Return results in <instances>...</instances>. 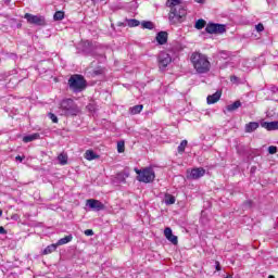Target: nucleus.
Here are the masks:
<instances>
[{
	"label": "nucleus",
	"mask_w": 278,
	"mask_h": 278,
	"mask_svg": "<svg viewBox=\"0 0 278 278\" xmlns=\"http://www.w3.org/2000/svg\"><path fill=\"white\" fill-rule=\"evenodd\" d=\"M166 5L167 8H170V23H181L182 18H186V14H188V11L186 10V7L181 3V0H167Z\"/></svg>",
	"instance_id": "f257e3e1"
},
{
	"label": "nucleus",
	"mask_w": 278,
	"mask_h": 278,
	"mask_svg": "<svg viewBox=\"0 0 278 278\" xmlns=\"http://www.w3.org/2000/svg\"><path fill=\"white\" fill-rule=\"evenodd\" d=\"M191 64L200 75H204L205 73H210V68H212V64L210 63V59L207 55L201 52H193L190 56Z\"/></svg>",
	"instance_id": "f03ea898"
},
{
	"label": "nucleus",
	"mask_w": 278,
	"mask_h": 278,
	"mask_svg": "<svg viewBox=\"0 0 278 278\" xmlns=\"http://www.w3.org/2000/svg\"><path fill=\"white\" fill-rule=\"evenodd\" d=\"M60 112L61 116H77L81 112V109L75 103V100L66 98L60 103Z\"/></svg>",
	"instance_id": "7ed1b4c3"
},
{
	"label": "nucleus",
	"mask_w": 278,
	"mask_h": 278,
	"mask_svg": "<svg viewBox=\"0 0 278 278\" xmlns=\"http://www.w3.org/2000/svg\"><path fill=\"white\" fill-rule=\"evenodd\" d=\"M135 173H137V181L141 184H153L155 181V172L153 167H146L143 169L135 168Z\"/></svg>",
	"instance_id": "20e7f679"
},
{
	"label": "nucleus",
	"mask_w": 278,
	"mask_h": 278,
	"mask_svg": "<svg viewBox=\"0 0 278 278\" xmlns=\"http://www.w3.org/2000/svg\"><path fill=\"white\" fill-rule=\"evenodd\" d=\"M68 86L73 92H83L86 89V79L81 75L71 76Z\"/></svg>",
	"instance_id": "39448f33"
},
{
	"label": "nucleus",
	"mask_w": 278,
	"mask_h": 278,
	"mask_svg": "<svg viewBox=\"0 0 278 278\" xmlns=\"http://www.w3.org/2000/svg\"><path fill=\"white\" fill-rule=\"evenodd\" d=\"M24 18H26L27 23H29L30 25H45V16L42 15H34L31 13H26L24 15Z\"/></svg>",
	"instance_id": "423d86ee"
},
{
	"label": "nucleus",
	"mask_w": 278,
	"mask_h": 278,
	"mask_svg": "<svg viewBox=\"0 0 278 278\" xmlns=\"http://www.w3.org/2000/svg\"><path fill=\"white\" fill-rule=\"evenodd\" d=\"M205 31L207 34H225L226 28H225V25L223 24L211 23V24H207Z\"/></svg>",
	"instance_id": "0eeeda50"
},
{
	"label": "nucleus",
	"mask_w": 278,
	"mask_h": 278,
	"mask_svg": "<svg viewBox=\"0 0 278 278\" xmlns=\"http://www.w3.org/2000/svg\"><path fill=\"white\" fill-rule=\"evenodd\" d=\"M86 205L87 207H90V210H93L94 212H101L102 210H105V204L96 199L87 200Z\"/></svg>",
	"instance_id": "6e6552de"
},
{
	"label": "nucleus",
	"mask_w": 278,
	"mask_h": 278,
	"mask_svg": "<svg viewBox=\"0 0 278 278\" xmlns=\"http://www.w3.org/2000/svg\"><path fill=\"white\" fill-rule=\"evenodd\" d=\"M172 62H173V58H170V54H168L166 52H161L159 54L160 68H166V66H168V64H170Z\"/></svg>",
	"instance_id": "1a4fd4ad"
},
{
	"label": "nucleus",
	"mask_w": 278,
	"mask_h": 278,
	"mask_svg": "<svg viewBox=\"0 0 278 278\" xmlns=\"http://www.w3.org/2000/svg\"><path fill=\"white\" fill-rule=\"evenodd\" d=\"M205 175V169L203 167L193 168L190 170L188 177L189 179H201Z\"/></svg>",
	"instance_id": "9d476101"
},
{
	"label": "nucleus",
	"mask_w": 278,
	"mask_h": 278,
	"mask_svg": "<svg viewBox=\"0 0 278 278\" xmlns=\"http://www.w3.org/2000/svg\"><path fill=\"white\" fill-rule=\"evenodd\" d=\"M164 236L169 242H172V244H178L177 236L173 235V229L168 227L165 228Z\"/></svg>",
	"instance_id": "9b49d317"
},
{
	"label": "nucleus",
	"mask_w": 278,
	"mask_h": 278,
	"mask_svg": "<svg viewBox=\"0 0 278 278\" xmlns=\"http://www.w3.org/2000/svg\"><path fill=\"white\" fill-rule=\"evenodd\" d=\"M261 127L267 129V131H277L278 130V122H263Z\"/></svg>",
	"instance_id": "f8f14e48"
},
{
	"label": "nucleus",
	"mask_w": 278,
	"mask_h": 278,
	"mask_svg": "<svg viewBox=\"0 0 278 278\" xmlns=\"http://www.w3.org/2000/svg\"><path fill=\"white\" fill-rule=\"evenodd\" d=\"M156 41L159 42V45H166V42L168 41V33L160 31L156 35Z\"/></svg>",
	"instance_id": "ddd939ff"
},
{
	"label": "nucleus",
	"mask_w": 278,
	"mask_h": 278,
	"mask_svg": "<svg viewBox=\"0 0 278 278\" xmlns=\"http://www.w3.org/2000/svg\"><path fill=\"white\" fill-rule=\"evenodd\" d=\"M220 94H222L220 91H217V92L213 93L212 96H208L206 98L208 105L217 103V101H220Z\"/></svg>",
	"instance_id": "4468645a"
},
{
	"label": "nucleus",
	"mask_w": 278,
	"mask_h": 278,
	"mask_svg": "<svg viewBox=\"0 0 278 278\" xmlns=\"http://www.w3.org/2000/svg\"><path fill=\"white\" fill-rule=\"evenodd\" d=\"M260 127V124L256 122H250L245 125V134H253L257 128Z\"/></svg>",
	"instance_id": "2eb2a0df"
},
{
	"label": "nucleus",
	"mask_w": 278,
	"mask_h": 278,
	"mask_svg": "<svg viewBox=\"0 0 278 278\" xmlns=\"http://www.w3.org/2000/svg\"><path fill=\"white\" fill-rule=\"evenodd\" d=\"M85 159L88 160V162H92V160H99V155L92 150H87L85 152Z\"/></svg>",
	"instance_id": "dca6fc26"
},
{
	"label": "nucleus",
	"mask_w": 278,
	"mask_h": 278,
	"mask_svg": "<svg viewBox=\"0 0 278 278\" xmlns=\"http://www.w3.org/2000/svg\"><path fill=\"white\" fill-rule=\"evenodd\" d=\"M40 138V134L35 132L28 136L23 137V142H34V140H38Z\"/></svg>",
	"instance_id": "f3484780"
},
{
	"label": "nucleus",
	"mask_w": 278,
	"mask_h": 278,
	"mask_svg": "<svg viewBox=\"0 0 278 278\" xmlns=\"http://www.w3.org/2000/svg\"><path fill=\"white\" fill-rule=\"evenodd\" d=\"M128 177H129V172H121L117 174L116 179L121 184H125Z\"/></svg>",
	"instance_id": "a211bd4d"
},
{
	"label": "nucleus",
	"mask_w": 278,
	"mask_h": 278,
	"mask_svg": "<svg viewBox=\"0 0 278 278\" xmlns=\"http://www.w3.org/2000/svg\"><path fill=\"white\" fill-rule=\"evenodd\" d=\"M73 241V235L66 236L64 238H61L58 242H56V247H62L63 244H68V242Z\"/></svg>",
	"instance_id": "6ab92c4d"
},
{
	"label": "nucleus",
	"mask_w": 278,
	"mask_h": 278,
	"mask_svg": "<svg viewBox=\"0 0 278 278\" xmlns=\"http://www.w3.org/2000/svg\"><path fill=\"white\" fill-rule=\"evenodd\" d=\"M143 109H144V105L137 104L129 109V113L132 114V116H134L136 114H140V112H142Z\"/></svg>",
	"instance_id": "aec40b11"
},
{
	"label": "nucleus",
	"mask_w": 278,
	"mask_h": 278,
	"mask_svg": "<svg viewBox=\"0 0 278 278\" xmlns=\"http://www.w3.org/2000/svg\"><path fill=\"white\" fill-rule=\"evenodd\" d=\"M58 250V243H53L48 245L45 250H43V255H49L53 252H55Z\"/></svg>",
	"instance_id": "412c9836"
},
{
	"label": "nucleus",
	"mask_w": 278,
	"mask_h": 278,
	"mask_svg": "<svg viewBox=\"0 0 278 278\" xmlns=\"http://www.w3.org/2000/svg\"><path fill=\"white\" fill-rule=\"evenodd\" d=\"M242 102H240V100L235 101L232 104H229L227 106V111L228 112H236V110H238V108H241Z\"/></svg>",
	"instance_id": "4be33fe9"
},
{
	"label": "nucleus",
	"mask_w": 278,
	"mask_h": 278,
	"mask_svg": "<svg viewBox=\"0 0 278 278\" xmlns=\"http://www.w3.org/2000/svg\"><path fill=\"white\" fill-rule=\"evenodd\" d=\"M58 161L62 166H64L68 163V155H66V153H61L58 156Z\"/></svg>",
	"instance_id": "5701e85b"
},
{
	"label": "nucleus",
	"mask_w": 278,
	"mask_h": 278,
	"mask_svg": "<svg viewBox=\"0 0 278 278\" xmlns=\"http://www.w3.org/2000/svg\"><path fill=\"white\" fill-rule=\"evenodd\" d=\"M165 204L166 205H175V195H172V194H168V193H166L165 194Z\"/></svg>",
	"instance_id": "b1692460"
},
{
	"label": "nucleus",
	"mask_w": 278,
	"mask_h": 278,
	"mask_svg": "<svg viewBox=\"0 0 278 278\" xmlns=\"http://www.w3.org/2000/svg\"><path fill=\"white\" fill-rule=\"evenodd\" d=\"M187 147H188V140H182L178 146V153H184Z\"/></svg>",
	"instance_id": "393cba45"
},
{
	"label": "nucleus",
	"mask_w": 278,
	"mask_h": 278,
	"mask_svg": "<svg viewBox=\"0 0 278 278\" xmlns=\"http://www.w3.org/2000/svg\"><path fill=\"white\" fill-rule=\"evenodd\" d=\"M126 24L128 27H138L140 25V21L138 20H126Z\"/></svg>",
	"instance_id": "a878e982"
},
{
	"label": "nucleus",
	"mask_w": 278,
	"mask_h": 278,
	"mask_svg": "<svg viewBox=\"0 0 278 278\" xmlns=\"http://www.w3.org/2000/svg\"><path fill=\"white\" fill-rule=\"evenodd\" d=\"M141 27H142L143 29H153L154 25H153L152 22L143 21V22L141 23Z\"/></svg>",
	"instance_id": "bb28decb"
},
{
	"label": "nucleus",
	"mask_w": 278,
	"mask_h": 278,
	"mask_svg": "<svg viewBox=\"0 0 278 278\" xmlns=\"http://www.w3.org/2000/svg\"><path fill=\"white\" fill-rule=\"evenodd\" d=\"M54 21H62L64 18V12L56 11L53 16Z\"/></svg>",
	"instance_id": "cd10ccee"
},
{
	"label": "nucleus",
	"mask_w": 278,
	"mask_h": 278,
	"mask_svg": "<svg viewBox=\"0 0 278 278\" xmlns=\"http://www.w3.org/2000/svg\"><path fill=\"white\" fill-rule=\"evenodd\" d=\"M203 27H205V22L204 20H198L195 22V29H203Z\"/></svg>",
	"instance_id": "c85d7f7f"
},
{
	"label": "nucleus",
	"mask_w": 278,
	"mask_h": 278,
	"mask_svg": "<svg viewBox=\"0 0 278 278\" xmlns=\"http://www.w3.org/2000/svg\"><path fill=\"white\" fill-rule=\"evenodd\" d=\"M117 151H118V153L125 152V142H123V141L117 142Z\"/></svg>",
	"instance_id": "c756f323"
},
{
	"label": "nucleus",
	"mask_w": 278,
	"mask_h": 278,
	"mask_svg": "<svg viewBox=\"0 0 278 278\" xmlns=\"http://www.w3.org/2000/svg\"><path fill=\"white\" fill-rule=\"evenodd\" d=\"M87 110L89 112H97V105H94V103H90L87 105Z\"/></svg>",
	"instance_id": "7c9ffc66"
},
{
	"label": "nucleus",
	"mask_w": 278,
	"mask_h": 278,
	"mask_svg": "<svg viewBox=\"0 0 278 278\" xmlns=\"http://www.w3.org/2000/svg\"><path fill=\"white\" fill-rule=\"evenodd\" d=\"M268 153H269L270 155H275V153H277V147L270 146V147L268 148Z\"/></svg>",
	"instance_id": "2f4dec72"
},
{
	"label": "nucleus",
	"mask_w": 278,
	"mask_h": 278,
	"mask_svg": "<svg viewBox=\"0 0 278 278\" xmlns=\"http://www.w3.org/2000/svg\"><path fill=\"white\" fill-rule=\"evenodd\" d=\"M49 118L52 121V123H58V116L53 113L48 114Z\"/></svg>",
	"instance_id": "473e14b6"
},
{
	"label": "nucleus",
	"mask_w": 278,
	"mask_h": 278,
	"mask_svg": "<svg viewBox=\"0 0 278 278\" xmlns=\"http://www.w3.org/2000/svg\"><path fill=\"white\" fill-rule=\"evenodd\" d=\"M255 29H256V31H264V25L263 24H257L255 26Z\"/></svg>",
	"instance_id": "72a5a7b5"
},
{
	"label": "nucleus",
	"mask_w": 278,
	"mask_h": 278,
	"mask_svg": "<svg viewBox=\"0 0 278 278\" xmlns=\"http://www.w3.org/2000/svg\"><path fill=\"white\" fill-rule=\"evenodd\" d=\"M85 236H94V231L92 229L85 230Z\"/></svg>",
	"instance_id": "f704fd0d"
},
{
	"label": "nucleus",
	"mask_w": 278,
	"mask_h": 278,
	"mask_svg": "<svg viewBox=\"0 0 278 278\" xmlns=\"http://www.w3.org/2000/svg\"><path fill=\"white\" fill-rule=\"evenodd\" d=\"M0 233L5 236V233H8V230H5V228H3V226H0Z\"/></svg>",
	"instance_id": "c9c22d12"
},
{
	"label": "nucleus",
	"mask_w": 278,
	"mask_h": 278,
	"mask_svg": "<svg viewBox=\"0 0 278 278\" xmlns=\"http://www.w3.org/2000/svg\"><path fill=\"white\" fill-rule=\"evenodd\" d=\"M230 81H232V83L238 81V77L237 76H231Z\"/></svg>",
	"instance_id": "e433bc0d"
},
{
	"label": "nucleus",
	"mask_w": 278,
	"mask_h": 278,
	"mask_svg": "<svg viewBox=\"0 0 278 278\" xmlns=\"http://www.w3.org/2000/svg\"><path fill=\"white\" fill-rule=\"evenodd\" d=\"M15 160H16L17 162H23V156L17 155V156L15 157Z\"/></svg>",
	"instance_id": "4c0bfd02"
},
{
	"label": "nucleus",
	"mask_w": 278,
	"mask_h": 278,
	"mask_svg": "<svg viewBox=\"0 0 278 278\" xmlns=\"http://www.w3.org/2000/svg\"><path fill=\"white\" fill-rule=\"evenodd\" d=\"M216 270H220V263L219 262H216Z\"/></svg>",
	"instance_id": "58836bf2"
},
{
	"label": "nucleus",
	"mask_w": 278,
	"mask_h": 278,
	"mask_svg": "<svg viewBox=\"0 0 278 278\" xmlns=\"http://www.w3.org/2000/svg\"><path fill=\"white\" fill-rule=\"evenodd\" d=\"M195 3H205V0H194Z\"/></svg>",
	"instance_id": "ea45409f"
},
{
	"label": "nucleus",
	"mask_w": 278,
	"mask_h": 278,
	"mask_svg": "<svg viewBox=\"0 0 278 278\" xmlns=\"http://www.w3.org/2000/svg\"><path fill=\"white\" fill-rule=\"evenodd\" d=\"M2 215H3V211L0 210V216H2Z\"/></svg>",
	"instance_id": "a19ab883"
},
{
	"label": "nucleus",
	"mask_w": 278,
	"mask_h": 278,
	"mask_svg": "<svg viewBox=\"0 0 278 278\" xmlns=\"http://www.w3.org/2000/svg\"><path fill=\"white\" fill-rule=\"evenodd\" d=\"M96 75H99V72H94Z\"/></svg>",
	"instance_id": "79ce46f5"
},
{
	"label": "nucleus",
	"mask_w": 278,
	"mask_h": 278,
	"mask_svg": "<svg viewBox=\"0 0 278 278\" xmlns=\"http://www.w3.org/2000/svg\"><path fill=\"white\" fill-rule=\"evenodd\" d=\"M222 55H225V52H222Z\"/></svg>",
	"instance_id": "37998d69"
},
{
	"label": "nucleus",
	"mask_w": 278,
	"mask_h": 278,
	"mask_svg": "<svg viewBox=\"0 0 278 278\" xmlns=\"http://www.w3.org/2000/svg\"><path fill=\"white\" fill-rule=\"evenodd\" d=\"M276 89H273V92H275Z\"/></svg>",
	"instance_id": "c03bdc74"
},
{
	"label": "nucleus",
	"mask_w": 278,
	"mask_h": 278,
	"mask_svg": "<svg viewBox=\"0 0 278 278\" xmlns=\"http://www.w3.org/2000/svg\"><path fill=\"white\" fill-rule=\"evenodd\" d=\"M100 1H105V0H100Z\"/></svg>",
	"instance_id": "a18cd8bd"
}]
</instances>
